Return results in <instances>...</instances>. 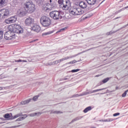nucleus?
<instances>
[{
    "label": "nucleus",
    "instance_id": "obj_1",
    "mask_svg": "<svg viewBox=\"0 0 128 128\" xmlns=\"http://www.w3.org/2000/svg\"><path fill=\"white\" fill-rule=\"evenodd\" d=\"M36 11V5L32 2H26L24 3L22 8L18 11V14L22 16H26L28 12L32 14Z\"/></svg>",
    "mask_w": 128,
    "mask_h": 128
},
{
    "label": "nucleus",
    "instance_id": "obj_2",
    "mask_svg": "<svg viewBox=\"0 0 128 128\" xmlns=\"http://www.w3.org/2000/svg\"><path fill=\"white\" fill-rule=\"evenodd\" d=\"M40 22L43 26H48L50 24V19L48 16H44L40 18Z\"/></svg>",
    "mask_w": 128,
    "mask_h": 128
},
{
    "label": "nucleus",
    "instance_id": "obj_3",
    "mask_svg": "<svg viewBox=\"0 0 128 128\" xmlns=\"http://www.w3.org/2000/svg\"><path fill=\"white\" fill-rule=\"evenodd\" d=\"M62 11L54 10L50 12V16L54 20H58L62 17Z\"/></svg>",
    "mask_w": 128,
    "mask_h": 128
},
{
    "label": "nucleus",
    "instance_id": "obj_4",
    "mask_svg": "<svg viewBox=\"0 0 128 128\" xmlns=\"http://www.w3.org/2000/svg\"><path fill=\"white\" fill-rule=\"evenodd\" d=\"M70 13L72 16H80L84 14V10L80 8H72L70 10Z\"/></svg>",
    "mask_w": 128,
    "mask_h": 128
},
{
    "label": "nucleus",
    "instance_id": "obj_5",
    "mask_svg": "<svg viewBox=\"0 0 128 128\" xmlns=\"http://www.w3.org/2000/svg\"><path fill=\"white\" fill-rule=\"evenodd\" d=\"M70 6H72V4L70 0H65L62 4L60 6V7L64 10H68L70 8Z\"/></svg>",
    "mask_w": 128,
    "mask_h": 128
},
{
    "label": "nucleus",
    "instance_id": "obj_6",
    "mask_svg": "<svg viewBox=\"0 0 128 128\" xmlns=\"http://www.w3.org/2000/svg\"><path fill=\"white\" fill-rule=\"evenodd\" d=\"M10 10L8 9H2L0 10V18H6L10 16Z\"/></svg>",
    "mask_w": 128,
    "mask_h": 128
},
{
    "label": "nucleus",
    "instance_id": "obj_7",
    "mask_svg": "<svg viewBox=\"0 0 128 128\" xmlns=\"http://www.w3.org/2000/svg\"><path fill=\"white\" fill-rule=\"evenodd\" d=\"M5 40H10L14 38H16V34L14 32H6L4 34Z\"/></svg>",
    "mask_w": 128,
    "mask_h": 128
},
{
    "label": "nucleus",
    "instance_id": "obj_8",
    "mask_svg": "<svg viewBox=\"0 0 128 128\" xmlns=\"http://www.w3.org/2000/svg\"><path fill=\"white\" fill-rule=\"evenodd\" d=\"M17 20L18 17H16V16H12L6 20L5 22L8 24H14V22H16Z\"/></svg>",
    "mask_w": 128,
    "mask_h": 128
},
{
    "label": "nucleus",
    "instance_id": "obj_9",
    "mask_svg": "<svg viewBox=\"0 0 128 128\" xmlns=\"http://www.w3.org/2000/svg\"><path fill=\"white\" fill-rule=\"evenodd\" d=\"M14 28L16 30V34H20L24 32V29L22 28L18 24H14Z\"/></svg>",
    "mask_w": 128,
    "mask_h": 128
},
{
    "label": "nucleus",
    "instance_id": "obj_10",
    "mask_svg": "<svg viewBox=\"0 0 128 128\" xmlns=\"http://www.w3.org/2000/svg\"><path fill=\"white\" fill-rule=\"evenodd\" d=\"M34 20L30 17L28 18L25 20V24H26V26H32L34 24Z\"/></svg>",
    "mask_w": 128,
    "mask_h": 128
},
{
    "label": "nucleus",
    "instance_id": "obj_11",
    "mask_svg": "<svg viewBox=\"0 0 128 128\" xmlns=\"http://www.w3.org/2000/svg\"><path fill=\"white\" fill-rule=\"evenodd\" d=\"M31 30L36 32H40V26L36 24H34L31 26Z\"/></svg>",
    "mask_w": 128,
    "mask_h": 128
},
{
    "label": "nucleus",
    "instance_id": "obj_12",
    "mask_svg": "<svg viewBox=\"0 0 128 128\" xmlns=\"http://www.w3.org/2000/svg\"><path fill=\"white\" fill-rule=\"evenodd\" d=\"M50 4H49V8L50 10H54L56 8V2H52V0H50Z\"/></svg>",
    "mask_w": 128,
    "mask_h": 128
},
{
    "label": "nucleus",
    "instance_id": "obj_13",
    "mask_svg": "<svg viewBox=\"0 0 128 128\" xmlns=\"http://www.w3.org/2000/svg\"><path fill=\"white\" fill-rule=\"evenodd\" d=\"M4 118L7 120H12V114H6L4 116Z\"/></svg>",
    "mask_w": 128,
    "mask_h": 128
},
{
    "label": "nucleus",
    "instance_id": "obj_14",
    "mask_svg": "<svg viewBox=\"0 0 128 128\" xmlns=\"http://www.w3.org/2000/svg\"><path fill=\"white\" fill-rule=\"evenodd\" d=\"M79 6L80 8H86V6H88V4L84 2H80Z\"/></svg>",
    "mask_w": 128,
    "mask_h": 128
},
{
    "label": "nucleus",
    "instance_id": "obj_15",
    "mask_svg": "<svg viewBox=\"0 0 128 128\" xmlns=\"http://www.w3.org/2000/svg\"><path fill=\"white\" fill-rule=\"evenodd\" d=\"M42 10H44L45 12H50V10L48 4L43 5L42 7Z\"/></svg>",
    "mask_w": 128,
    "mask_h": 128
},
{
    "label": "nucleus",
    "instance_id": "obj_16",
    "mask_svg": "<svg viewBox=\"0 0 128 128\" xmlns=\"http://www.w3.org/2000/svg\"><path fill=\"white\" fill-rule=\"evenodd\" d=\"M8 4V0H0V6H4Z\"/></svg>",
    "mask_w": 128,
    "mask_h": 128
},
{
    "label": "nucleus",
    "instance_id": "obj_17",
    "mask_svg": "<svg viewBox=\"0 0 128 128\" xmlns=\"http://www.w3.org/2000/svg\"><path fill=\"white\" fill-rule=\"evenodd\" d=\"M40 114H42V112H38L29 114V116H40Z\"/></svg>",
    "mask_w": 128,
    "mask_h": 128
},
{
    "label": "nucleus",
    "instance_id": "obj_18",
    "mask_svg": "<svg viewBox=\"0 0 128 128\" xmlns=\"http://www.w3.org/2000/svg\"><path fill=\"white\" fill-rule=\"evenodd\" d=\"M14 26H12V25H9L8 26V31L7 32H14Z\"/></svg>",
    "mask_w": 128,
    "mask_h": 128
},
{
    "label": "nucleus",
    "instance_id": "obj_19",
    "mask_svg": "<svg viewBox=\"0 0 128 128\" xmlns=\"http://www.w3.org/2000/svg\"><path fill=\"white\" fill-rule=\"evenodd\" d=\"M86 2H87L88 4H94L96 2V0H86Z\"/></svg>",
    "mask_w": 128,
    "mask_h": 128
},
{
    "label": "nucleus",
    "instance_id": "obj_20",
    "mask_svg": "<svg viewBox=\"0 0 128 128\" xmlns=\"http://www.w3.org/2000/svg\"><path fill=\"white\" fill-rule=\"evenodd\" d=\"M32 100V98H29L27 100H26L24 101H22L20 102L21 104H28V102H30Z\"/></svg>",
    "mask_w": 128,
    "mask_h": 128
},
{
    "label": "nucleus",
    "instance_id": "obj_21",
    "mask_svg": "<svg viewBox=\"0 0 128 128\" xmlns=\"http://www.w3.org/2000/svg\"><path fill=\"white\" fill-rule=\"evenodd\" d=\"M90 110H92V106H88L84 110V114H86V112H90Z\"/></svg>",
    "mask_w": 128,
    "mask_h": 128
},
{
    "label": "nucleus",
    "instance_id": "obj_22",
    "mask_svg": "<svg viewBox=\"0 0 128 128\" xmlns=\"http://www.w3.org/2000/svg\"><path fill=\"white\" fill-rule=\"evenodd\" d=\"M59 62H60V60L54 61V62L50 63V66H52L54 64H58Z\"/></svg>",
    "mask_w": 128,
    "mask_h": 128
},
{
    "label": "nucleus",
    "instance_id": "obj_23",
    "mask_svg": "<svg viewBox=\"0 0 128 128\" xmlns=\"http://www.w3.org/2000/svg\"><path fill=\"white\" fill-rule=\"evenodd\" d=\"M22 114L19 113L18 114H16L14 116H12V120H14V118H20V116H22Z\"/></svg>",
    "mask_w": 128,
    "mask_h": 128
},
{
    "label": "nucleus",
    "instance_id": "obj_24",
    "mask_svg": "<svg viewBox=\"0 0 128 128\" xmlns=\"http://www.w3.org/2000/svg\"><path fill=\"white\" fill-rule=\"evenodd\" d=\"M106 90V88H103L101 89H97L96 90H94L90 92V94H94V92H100V90Z\"/></svg>",
    "mask_w": 128,
    "mask_h": 128
},
{
    "label": "nucleus",
    "instance_id": "obj_25",
    "mask_svg": "<svg viewBox=\"0 0 128 128\" xmlns=\"http://www.w3.org/2000/svg\"><path fill=\"white\" fill-rule=\"evenodd\" d=\"M50 114H62V112L60 111L52 110Z\"/></svg>",
    "mask_w": 128,
    "mask_h": 128
},
{
    "label": "nucleus",
    "instance_id": "obj_26",
    "mask_svg": "<svg viewBox=\"0 0 128 128\" xmlns=\"http://www.w3.org/2000/svg\"><path fill=\"white\" fill-rule=\"evenodd\" d=\"M26 118V115H24L23 116L17 119V120L20 121V120H24V118Z\"/></svg>",
    "mask_w": 128,
    "mask_h": 128
},
{
    "label": "nucleus",
    "instance_id": "obj_27",
    "mask_svg": "<svg viewBox=\"0 0 128 128\" xmlns=\"http://www.w3.org/2000/svg\"><path fill=\"white\" fill-rule=\"evenodd\" d=\"M2 38H4V31L0 30V40H2Z\"/></svg>",
    "mask_w": 128,
    "mask_h": 128
},
{
    "label": "nucleus",
    "instance_id": "obj_28",
    "mask_svg": "<svg viewBox=\"0 0 128 128\" xmlns=\"http://www.w3.org/2000/svg\"><path fill=\"white\" fill-rule=\"evenodd\" d=\"M113 120H114V118H110L104 120H102V122H113Z\"/></svg>",
    "mask_w": 128,
    "mask_h": 128
},
{
    "label": "nucleus",
    "instance_id": "obj_29",
    "mask_svg": "<svg viewBox=\"0 0 128 128\" xmlns=\"http://www.w3.org/2000/svg\"><path fill=\"white\" fill-rule=\"evenodd\" d=\"M52 32L50 31L48 32H44L42 34L43 36H48V34H52Z\"/></svg>",
    "mask_w": 128,
    "mask_h": 128
},
{
    "label": "nucleus",
    "instance_id": "obj_30",
    "mask_svg": "<svg viewBox=\"0 0 128 128\" xmlns=\"http://www.w3.org/2000/svg\"><path fill=\"white\" fill-rule=\"evenodd\" d=\"M71 58L72 57L67 56V57H65L64 58H62L60 60V62H64V60H68V58Z\"/></svg>",
    "mask_w": 128,
    "mask_h": 128
},
{
    "label": "nucleus",
    "instance_id": "obj_31",
    "mask_svg": "<svg viewBox=\"0 0 128 128\" xmlns=\"http://www.w3.org/2000/svg\"><path fill=\"white\" fill-rule=\"evenodd\" d=\"M108 80H110V78H106L105 79L103 80L102 81V82H103V84H106V82H108Z\"/></svg>",
    "mask_w": 128,
    "mask_h": 128
},
{
    "label": "nucleus",
    "instance_id": "obj_32",
    "mask_svg": "<svg viewBox=\"0 0 128 128\" xmlns=\"http://www.w3.org/2000/svg\"><path fill=\"white\" fill-rule=\"evenodd\" d=\"M68 30V27H65L60 29L57 32H64V30Z\"/></svg>",
    "mask_w": 128,
    "mask_h": 128
},
{
    "label": "nucleus",
    "instance_id": "obj_33",
    "mask_svg": "<svg viewBox=\"0 0 128 128\" xmlns=\"http://www.w3.org/2000/svg\"><path fill=\"white\" fill-rule=\"evenodd\" d=\"M66 0H58V4H60V6H62V4H64V1Z\"/></svg>",
    "mask_w": 128,
    "mask_h": 128
},
{
    "label": "nucleus",
    "instance_id": "obj_34",
    "mask_svg": "<svg viewBox=\"0 0 128 128\" xmlns=\"http://www.w3.org/2000/svg\"><path fill=\"white\" fill-rule=\"evenodd\" d=\"M90 16H92V14L88 13L87 14V16L85 17V18H90Z\"/></svg>",
    "mask_w": 128,
    "mask_h": 128
},
{
    "label": "nucleus",
    "instance_id": "obj_35",
    "mask_svg": "<svg viewBox=\"0 0 128 128\" xmlns=\"http://www.w3.org/2000/svg\"><path fill=\"white\" fill-rule=\"evenodd\" d=\"M76 60H73L69 62L68 63V64H76Z\"/></svg>",
    "mask_w": 128,
    "mask_h": 128
},
{
    "label": "nucleus",
    "instance_id": "obj_36",
    "mask_svg": "<svg viewBox=\"0 0 128 128\" xmlns=\"http://www.w3.org/2000/svg\"><path fill=\"white\" fill-rule=\"evenodd\" d=\"M39 96H36L33 98V100L34 102H36V100H38V98Z\"/></svg>",
    "mask_w": 128,
    "mask_h": 128
},
{
    "label": "nucleus",
    "instance_id": "obj_37",
    "mask_svg": "<svg viewBox=\"0 0 128 128\" xmlns=\"http://www.w3.org/2000/svg\"><path fill=\"white\" fill-rule=\"evenodd\" d=\"M80 69L72 70H71V72H80Z\"/></svg>",
    "mask_w": 128,
    "mask_h": 128
},
{
    "label": "nucleus",
    "instance_id": "obj_38",
    "mask_svg": "<svg viewBox=\"0 0 128 128\" xmlns=\"http://www.w3.org/2000/svg\"><path fill=\"white\" fill-rule=\"evenodd\" d=\"M128 92V90H126L122 94V98H125L126 96V92Z\"/></svg>",
    "mask_w": 128,
    "mask_h": 128
},
{
    "label": "nucleus",
    "instance_id": "obj_39",
    "mask_svg": "<svg viewBox=\"0 0 128 128\" xmlns=\"http://www.w3.org/2000/svg\"><path fill=\"white\" fill-rule=\"evenodd\" d=\"M120 116V113L117 112L113 114V116Z\"/></svg>",
    "mask_w": 128,
    "mask_h": 128
},
{
    "label": "nucleus",
    "instance_id": "obj_40",
    "mask_svg": "<svg viewBox=\"0 0 128 128\" xmlns=\"http://www.w3.org/2000/svg\"><path fill=\"white\" fill-rule=\"evenodd\" d=\"M82 118V117H78L74 119V120H80Z\"/></svg>",
    "mask_w": 128,
    "mask_h": 128
},
{
    "label": "nucleus",
    "instance_id": "obj_41",
    "mask_svg": "<svg viewBox=\"0 0 128 128\" xmlns=\"http://www.w3.org/2000/svg\"><path fill=\"white\" fill-rule=\"evenodd\" d=\"M16 62H22V60H15Z\"/></svg>",
    "mask_w": 128,
    "mask_h": 128
},
{
    "label": "nucleus",
    "instance_id": "obj_42",
    "mask_svg": "<svg viewBox=\"0 0 128 128\" xmlns=\"http://www.w3.org/2000/svg\"><path fill=\"white\" fill-rule=\"evenodd\" d=\"M22 62H26V60H22Z\"/></svg>",
    "mask_w": 128,
    "mask_h": 128
},
{
    "label": "nucleus",
    "instance_id": "obj_43",
    "mask_svg": "<svg viewBox=\"0 0 128 128\" xmlns=\"http://www.w3.org/2000/svg\"><path fill=\"white\" fill-rule=\"evenodd\" d=\"M2 90V88L0 87V90Z\"/></svg>",
    "mask_w": 128,
    "mask_h": 128
},
{
    "label": "nucleus",
    "instance_id": "obj_44",
    "mask_svg": "<svg viewBox=\"0 0 128 128\" xmlns=\"http://www.w3.org/2000/svg\"><path fill=\"white\" fill-rule=\"evenodd\" d=\"M68 80V78H64V80Z\"/></svg>",
    "mask_w": 128,
    "mask_h": 128
},
{
    "label": "nucleus",
    "instance_id": "obj_45",
    "mask_svg": "<svg viewBox=\"0 0 128 128\" xmlns=\"http://www.w3.org/2000/svg\"><path fill=\"white\" fill-rule=\"evenodd\" d=\"M125 8H128V6H126Z\"/></svg>",
    "mask_w": 128,
    "mask_h": 128
},
{
    "label": "nucleus",
    "instance_id": "obj_46",
    "mask_svg": "<svg viewBox=\"0 0 128 128\" xmlns=\"http://www.w3.org/2000/svg\"><path fill=\"white\" fill-rule=\"evenodd\" d=\"M96 76H100V75H97Z\"/></svg>",
    "mask_w": 128,
    "mask_h": 128
},
{
    "label": "nucleus",
    "instance_id": "obj_47",
    "mask_svg": "<svg viewBox=\"0 0 128 128\" xmlns=\"http://www.w3.org/2000/svg\"><path fill=\"white\" fill-rule=\"evenodd\" d=\"M102 84L101 83L100 84Z\"/></svg>",
    "mask_w": 128,
    "mask_h": 128
}]
</instances>
